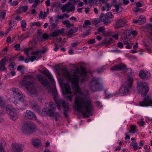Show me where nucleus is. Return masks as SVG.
I'll list each match as a JSON object with an SVG mask.
<instances>
[{"label":"nucleus","mask_w":152,"mask_h":152,"mask_svg":"<svg viewBox=\"0 0 152 152\" xmlns=\"http://www.w3.org/2000/svg\"><path fill=\"white\" fill-rule=\"evenodd\" d=\"M62 72L68 81L66 83L62 82L61 84L63 94L65 96L67 95V98L70 101H72L73 95L69 84L70 81L76 94L75 99V108L78 112L81 113L84 117L88 118L89 115H92L93 104L89 99L84 98V94L81 91L78 84L79 81L82 83L88 79L86 70L83 69L80 72L79 69L77 68L72 75L69 73L68 69L65 68L63 69Z\"/></svg>","instance_id":"nucleus-1"},{"label":"nucleus","mask_w":152,"mask_h":152,"mask_svg":"<svg viewBox=\"0 0 152 152\" xmlns=\"http://www.w3.org/2000/svg\"><path fill=\"white\" fill-rule=\"evenodd\" d=\"M52 95L56 103L57 104L58 108L60 109V106L62 105L64 107L63 114L65 117L67 116V112L69 111V107L68 104L64 102L63 99H58L56 98L57 93L56 90L54 89L52 91Z\"/></svg>","instance_id":"nucleus-2"},{"label":"nucleus","mask_w":152,"mask_h":152,"mask_svg":"<svg viewBox=\"0 0 152 152\" xmlns=\"http://www.w3.org/2000/svg\"><path fill=\"white\" fill-rule=\"evenodd\" d=\"M133 81L132 77H128L126 81L124 83L119 89L121 94H127L129 92L132 85Z\"/></svg>","instance_id":"nucleus-3"},{"label":"nucleus","mask_w":152,"mask_h":152,"mask_svg":"<svg viewBox=\"0 0 152 152\" xmlns=\"http://www.w3.org/2000/svg\"><path fill=\"white\" fill-rule=\"evenodd\" d=\"M53 105V102H50L49 106L51 108L48 109V110H47L46 109H44L42 111L45 113L46 115H48L50 117H54L55 120L56 121H57L58 120V117L59 116V114L58 112L55 111L56 109V108L54 107Z\"/></svg>","instance_id":"nucleus-4"},{"label":"nucleus","mask_w":152,"mask_h":152,"mask_svg":"<svg viewBox=\"0 0 152 152\" xmlns=\"http://www.w3.org/2000/svg\"><path fill=\"white\" fill-rule=\"evenodd\" d=\"M89 86L93 92L101 91L103 88L102 84L99 83L98 78L93 79L90 83Z\"/></svg>","instance_id":"nucleus-5"},{"label":"nucleus","mask_w":152,"mask_h":152,"mask_svg":"<svg viewBox=\"0 0 152 152\" xmlns=\"http://www.w3.org/2000/svg\"><path fill=\"white\" fill-rule=\"evenodd\" d=\"M137 89L142 96H145L147 94L148 88L146 83L138 80L137 81Z\"/></svg>","instance_id":"nucleus-6"},{"label":"nucleus","mask_w":152,"mask_h":152,"mask_svg":"<svg viewBox=\"0 0 152 152\" xmlns=\"http://www.w3.org/2000/svg\"><path fill=\"white\" fill-rule=\"evenodd\" d=\"M35 128V125L33 122H28L23 125L21 131L24 134H29L34 132Z\"/></svg>","instance_id":"nucleus-7"},{"label":"nucleus","mask_w":152,"mask_h":152,"mask_svg":"<svg viewBox=\"0 0 152 152\" xmlns=\"http://www.w3.org/2000/svg\"><path fill=\"white\" fill-rule=\"evenodd\" d=\"M125 70L126 72L128 75H132V70L131 68H127L126 66L122 64H119L113 66L110 69V70L112 71H117Z\"/></svg>","instance_id":"nucleus-8"},{"label":"nucleus","mask_w":152,"mask_h":152,"mask_svg":"<svg viewBox=\"0 0 152 152\" xmlns=\"http://www.w3.org/2000/svg\"><path fill=\"white\" fill-rule=\"evenodd\" d=\"M25 87L28 92V94L32 97L37 95V89L31 82L27 81L25 83Z\"/></svg>","instance_id":"nucleus-9"},{"label":"nucleus","mask_w":152,"mask_h":152,"mask_svg":"<svg viewBox=\"0 0 152 152\" xmlns=\"http://www.w3.org/2000/svg\"><path fill=\"white\" fill-rule=\"evenodd\" d=\"M13 94L15 96V97L18 99L19 102L21 103H25V96L21 93V91L18 88H13L12 89Z\"/></svg>","instance_id":"nucleus-10"},{"label":"nucleus","mask_w":152,"mask_h":152,"mask_svg":"<svg viewBox=\"0 0 152 152\" xmlns=\"http://www.w3.org/2000/svg\"><path fill=\"white\" fill-rule=\"evenodd\" d=\"M6 109L7 113L10 116V118L13 121L16 120L18 117V115L15 110H12V107L10 105H7Z\"/></svg>","instance_id":"nucleus-11"},{"label":"nucleus","mask_w":152,"mask_h":152,"mask_svg":"<svg viewBox=\"0 0 152 152\" xmlns=\"http://www.w3.org/2000/svg\"><path fill=\"white\" fill-rule=\"evenodd\" d=\"M61 9L63 12L66 11L67 12H70L75 10V7L74 6L72 5L71 2H68L64 5L62 6L61 7Z\"/></svg>","instance_id":"nucleus-12"},{"label":"nucleus","mask_w":152,"mask_h":152,"mask_svg":"<svg viewBox=\"0 0 152 152\" xmlns=\"http://www.w3.org/2000/svg\"><path fill=\"white\" fill-rule=\"evenodd\" d=\"M141 106H152V99L151 97L148 96L145 97L143 100L139 102Z\"/></svg>","instance_id":"nucleus-13"},{"label":"nucleus","mask_w":152,"mask_h":152,"mask_svg":"<svg viewBox=\"0 0 152 152\" xmlns=\"http://www.w3.org/2000/svg\"><path fill=\"white\" fill-rule=\"evenodd\" d=\"M23 115L26 118L31 120H35L37 119V117L35 114L30 110H26L24 113Z\"/></svg>","instance_id":"nucleus-14"},{"label":"nucleus","mask_w":152,"mask_h":152,"mask_svg":"<svg viewBox=\"0 0 152 152\" xmlns=\"http://www.w3.org/2000/svg\"><path fill=\"white\" fill-rule=\"evenodd\" d=\"M11 146L13 150L15 151L12 152H21L23 150V146L21 144L13 143Z\"/></svg>","instance_id":"nucleus-15"},{"label":"nucleus","mask_w":152,"mask_h":152,"mask_svg":"<svg viewBox=\"0 0 152 152\" xmlns=\"http://www.w3.org/2000/svg\"><path fill=\"white\" fill-rule=\"evenodd\" d=\"M151 75L149 72L146 70H142L140 73L139 76L142 79H148Z\"/></svg>","instance_id":"nucleus-16"},{"label":"nucleus","mask_w":152,"mask_h":152,"mask_svg":"<svg viewBox=\"0 0 152 152\" xmlns=\"http://www.w3.org/2000/svg\"><path fill=\"white\" fill-rule=\"evenodd\" d=\"M37 79L44 86H46L48 85V82L45 77L41 75L37 76Z\"/></svg>","instance_id":"nucleus-17"},{"label":"nucleus","mask_w":152,"mask_h":152,"mask_svg":"<svg viewBox=\"0 0 152 152\" xmlns=\"http://www.w3.org/2000/svg\"><path fill=\"white\" fill-rule=\"evenodd\" d=\"M8 58L4 57L2 58L0 61V70L1 71L6 70L7 69L5 66L6 61H7Z\"/></svg>","instance_id":"nucleus-18"},{"label":"nucleus","mask_w":152,"mask_h":152,"mask_svg":"<svg viewBox=\"0 0 152 152\" xmlns=\"http://www.w3.org/2000/svg\"><path fill=\"white\" fill-rule=\"evenodd\" d=\"M126 24V22L125 20L122 19H120L117 20L116 22L115 27L118 28L120 27H123Z\"/></svg>","instance_id":"nucleus-19"},{"label":"nucleus","mask_w":152,"mask_h":152,"mask_svg":"<svg viewBox=\"0 0 152 152\" xmlns=\"http://www.w3.org/2000/svg\"><path fill=\"white\" fill-rule=\"evenodd\" d=\"M36 51L32 52L30 54L31 55H34L30 58V61L32 62H33L36 59H38L39 58L41 57V54H38L36 53Z\"/></svg>","instance_id":"nucleus-20"},{"label":"nucleus","mask_w":152,"mask_h":152,"mask_svg":"<svg viewBox=\"0 0 152 152\" xmlns=\"http://www.w3.org/2000/svg\"><path fill=\"white\" fill-rule=\"evenodd\" d=\"M30 104L32 108L34 111H35L38 113L40 112L39 107L37 103L33 101L30 102Z\"/></svg>","instance_id":"nucleus-21"},{"label":"nucleus","mask_w":152,"mask_h":152,"mask_svg":"<svg viewBox=\"0 0 152 152\" xmlns=\"http://www.w3.org/2000/svg\"><path fill=\"white\" fill-rule=\"evenodd\" d=\"M43 73L45 75L48 77L51 82H53L54 81V80L53 78L52 75L48 70L46 69L44 71Z\"/></svg>","instance_id":"nucleus-22"},{"label":"nucleus","mask_w":152,"mask_h":152,"mask_svg":"<svg viewBox=\"0 0 152 152\" xmlns=\"http://www.w3.org/2000/svg\"><path fill=\"white\" fill-rule=\"evenodd\" d=\"M78 30L77 27H74L72 28L68 32L67 36L68 38L70 37L73 34L76 33Z\"/></svg>","instance_id":"nucleus-23"},{"label":"nucleus","mask_w":152,"mask_h":152,"mask_svg":"<svg viewBox=\"0 0 152 152\" xmlns=\"http://www.w3.org/2000/svg\"><path fill=\"white\" fill-rule=\"evenodd\" d=\"M112 5V4H109L106 2L105 6L102 7V10L103 11H109L111 9Z\"/></svg>","instance_id":"nucleus-24"},{"label":"nucleus","mask_w":152,"mask_h":152,"mask_svg":"<svg viewBox=\"0 0 152 152\" xmlns=\"http://www.w3.org/2000/svg\"><path fill=\"white\" fill-rule=\"evenodd\" d=\"M33 144L35 147H38L41 145V143L40 140L37 139H33L32 140Z\"/></svg>","instance_id":"nucleus-25"},{"label":"nucleus","mask_w":152,"mask_h":152,"mask_svg":"<svg viewBox=\"0 0 152 152\" xmlns=\"http://www.w3.org/2000/svg\"><path fill=\"white\" fill-rule=\"evenodd\" d=\"M29 36V33L26 32L19 36L18 37L20 39L23 40L28 38Z\"/></svg>","instance_id":"nucleus-26"},{"label":"nucleus","mask_w":152,"mask_h":152,"mask_svg":"<svg viewBox=\"0 0 152 152\" xmlns=\"http://www.w3.org/2000/svg\"><path fill=\"white\" fill-rule=\"evenodd\" d=\"M62 23L64 25H65L67 28H69L71 27H73L74 24L73 23H71L70 21L68 20L64 21L62 22Z\"/></svg>","instance_id":"nucleus-27"},{"label":"nucleus","mask_w":152,"mask_h":152,"mask_svg":"<svg viewBox=\"0 0 152 152\" xmlns=\"http://www.w3.org/2000/svg\"><path fill=\"white\" fill-rule=\"evenodd\" d=\"M138 19L139 21V24H142L145 21V18L143 15L140 16Z\"/></svg>","instance_id":"nucleus-28"},{"label":"nucleus","mask_w":152,"mask_h":152,"mask_svg":"<svg viewBox=\"0 0 152 152\" xmlns=\"http://www.w3.org/2000/svg\"><path fill=\"white\" fill-rule=\"evenodd\" d=\"M102 20V19H101ZM102 21L103 23L106 24L110 23L111 22V19L108 18V17H105L102 19Z\"/></svg>","instance_id":"nucleus-29"},{"label":"nucleus","mask_w":152,"mask_h":152,"mask_svg":"<svg viewBox=\"0 0 152 152\" xmlns=\"http://www.w3.org/2000/svg\"><path fill=\"white\" fill-rule=\"evenodd\" d=\"M28 9V7L27 6H21L19 8L18 11L19 12H21L23 11L25 12Z\"/></svg>","instance_id":"nucleus-30"},{"label":"nucleus","mask_w":152,"mask_h":152,"mask_svg":"<svg viewBox=\"0 0 152 152\" xmlns=\"http://www.w3.org/2000/svg\"><path fill=\"white\" fill-rule=\"evenodd\" d=\"M121 41L124 43V44H128L129 42L128 39L126 35H124L121 38Z\"/></svg>","instance_id":"nucleus-31"},{"label":"nucleus","mask_w":152,"mask_h":152,"mask_svg":"<svg viewBox=\"0 0 152 152\" xmlns=\"http://www.w3.org/2000/svg\"><path fill=\"white\" fill-rule=\"evenodd\" d=\"M6 143L3 141L0 143V152H5L4 150V146L5 145Z\"/></svg>","instance_id":"nucleus-32"},{"label":"nucleus","mask_w":152,"mask_h":152,"mask_svg":"<svg viewBox=\"0 0 152 152\" xmlns=\"http://www.w3.org/2000/svg\"><path fill=\"white\" fill-rule=\"evenodd\" d=\"M6 12V11L4 10H2L0 12V19H1L4 18Z\"/></svg>","instance_id":"nucleus-33"},{"label":"nucleus","mask_w":152,"mask_h":152,"mask_svg":"<svg viewBox=\"0 0 152 152\" xmlns=\"http://www.w3.org/2000/svg\"><path fill=\"white\" fill-rule=\"evenodd\" d=\"M31 50V48H26L24 49V51L26 55L28 57H29V55L31 53H29L30 52Z\"/></svg>","instance_id":"nucleus-34"},{"label":"nucleus","mask_w":152,"mask_h":152,"mask_svg":"<svg viewBox=\"0 0 152 152\" xmlns=\"http://www.w3.org/2000/svg\"><path fill=\"white\" fill-rule=\"evenodd\" d=\"M98 32L99 33H102L103 35H105V29L103 27L101 26L97 30Z\"/></svg>","instance_id":"nucleus-35"},{"label":"nucleus","mask_w":152,"mask_h":152,"mask_svg":"<svg viewBox=\"0 0 152 152\" xmlns=\"http://www.w3.org/2000/svg\"><path fill=\"white\" fill-rule=\"evenodd\" d=\"M131 145L132 146L134 149L136 150L137 149L138 147L137 146V143L134 141H132L131 143Z\"/></svg>","instance_id":"nucleus-36"},{"label":"nucleus","mask_w":152,"mask_h":152,"mask_svg":"<svg viewBox=\"0 0 152 152\" xmlns=\"http://www.w3.org/2000/svg\"><path fill=\"white\" fill-rule=\"evenodd\" d=\"M136 128V126L134 125H131L130 126L131 130L129 131V132L134 133L135 132V130Z\"/></svg>","instance_id":"nucleus-37"},{"label":"nucleus","mask_w":152,"mask_h":152,"mask_svg":"<svg viewBox=\"0 0 152 152\" xmlns=\"http://www.w3.org/2000/svg\"><path fill=\"white\" fill-rule=\"evenodd\" d=\"M47 15V14L45 11L43 12L42 11L40 12L39 17L42 19H44Z\"/></svg>","instance_id":"nucleus-38"},{"label":"nucleus","mask_w":152,"mask_h":152,"mask_svg":"<svg viewBox=\"0 0 152 152\" xmlns=\"http://www.w3.org/2000/svg\"><path fill=\"white\" fill-rule=\"evenodd\" d=\"M57 25V24L56 23L51 22L50 23V25L49 26V27L50 29L52 30L55 28L56 26Z\"/></svg>","instance_id":"nucleus-39"},{"label":"nucleus","mask_w":152,"mask_h":152,"mask_svg":"<svg viewBox=\"0 0 152 152\" xmlns=\"http://www.w3.org/2000/svg\"><path fill=\"white\" fill-rule=\"evenodd\" d=\"M91 24V21L88 20H85L84 22L83 27L85 28L86 26H89Z\"/></svg>","instance_id":"nucleus-40"},{"label":"nucleus","mask_w":152,"mask_h":152,"mask_svg":"<svg viewBox=\"0 0 152 152\" xmlns=\"http://www.w3.org/2000/svg\"><path fill=\"white\" fill-rule=\"evenodd\" d=\"M47 48L45 47H44L43 48L42 50H39L36 51V53L40 54V53H44L46 51Z\"/></svg>","instance_id":"nucleus-41"},{"label":"nucleus","mask_w":152,"mask_h":152,"mask_svg":"<svg viewBox=\"0 0 152 152\" xmlns=\"http://www.w3.org/2000/svg\"><path fill=\"white\" fill-rule=\"evenodd\" d=\"M40 25L39 22H33L30 23V26H39Z\"/></svg>","instance_id":"nucleus-42"},{"label":"nucleus","mask_w":152,"mask_h":152,"mask_svg":"<svg viewBox=\"0 0 152 152\" xmlns=\"http://www.w3.org/2000/svg\"><path fill=\"white\" fill-rule=\"evenodd\" d=\"M39 2V0H35L34 3L32 5V7L34 8H35L38 4Z\"/></svg>","instance_id":"nucleus-43"},{"label":"nucleus","mask_w":152,"mask_h":152,"mask_svg":"<svg viewBox=\"0 0 152 152\" xmlns=\"http://www.w3.org/2000/svg\"><path fill=\"white\" fill-rule=\"evenodd\" d=\"M58 31L57 30L54 31L53 33L51 34V36L52 37H56L59 35Z\"/></svg>","instance_id":"nucleus-44"},{"label":"nucleus","mask_w":152,"mask_h":152,"mask_svg":"<svg viewBox=\"0 0 152 152\" xmlns=\"http://www.w3.org/2000/svg\"><path fill=\"white\" fill-rule=\"evenodd\" d=\"M15 65V64L14 62H12L8 66L9 69H10L12 70L14 69V66Z\"/></svg>","instance_id":"nucleus-45"},{"label":"nucleus","mask_w":152,"mask_h":152,"mask_svg":"<svg viewBox=\"0 0 152 152\" xmlns=\"http://www.w3.org/2000/svg\"><path fill=\"white\" fill-rule=\"evenodd\" d=\"M42 37L44 40H45L48 39L49 38V36L46 33H44L42 35Z\"/></svg>","instance_id":"nucleus-46"},{"label":"nucleus","mask_w":152,"mask_h":152,"mask_svg":"<svg viewBox=\"0 0 152 152\" xmlns=\"http://www.w3.org/2000/svg\"><path fill=\"white\" fill-rule=\"evenodd\" d=\"M14 47L15 48V49L16 50L19 51L20 50V46L19 44H17L14 45Z\"/></svg>","instance_id":"nucleus-47"},{"label":"nucleus","mask_w":152,"mask_h":152,"mask_svg":"<svg viewBox=\"0 0 152 152\" xmlns=\"http://www.w3.org/2000/svg\"><path fill=\"white\" fill-rule=\"evenodd\" d=\"M106 17H108V18L111 19L113 17V15L112 14V13L108 12L106 14Z\"/></svg>","instance_id":"nucleus-48"},{"label":"nucleus","mask_w":152,"mask_h":152,"mask_svg":"<svg viewBox=\"0 0 152 152\" xmlns=\"http://www.w3.org/2000/svg\"><path fill=\"white\" fill-rule=\"evenodd\" d=\"M4 103V100L0 97V105L1 107H3L5 105Z\"/></svg>","instance_id":"nucleus-49"},{"label":"nucleus","mask_w":152,"mask_h":152,"mask_svg":"<svg viewBox=\"0 0 152 152\" xmlns=\"http://www.w3.org/2000/svg\"><path fill=\"white\" fill-rule=\"evenodd\" d=\"M26 23L25 20H23L22 21L21 23V27H26Z\"/></svg>","instance_id":"nucleus-50"},{"label":"nucleus","mask_w":152,"mask_h":152,"mask_svg":"<svg viewBox=\"0 0 152 152\" xmlns=\"http://www.w3.org/2000/svg\"><path fill=\"white\" fill-rule=\"evenodd\" d=\"M137 123L140 126H144L145 124L144 121H138Z\"/></svg>","instance_id":"nucleus-51"},{"label":"nucleus","mask_w":152,"mask_h":152,"mask_svg":"<svg viewBox=\"0 0 152 152\" xmlns=\"http://www.w3.org/2000/svg\"><path fill=\"white\" fill-rule=\"evenodd\" d=\"M57 30L58 31L59 34H61L64 33V28H62L61 29Z\"/></svg>","instance_id":"nucleus-52"},{"label":"nucleus","mask_w":152,"mask_h":152,"mask_svg":"<svg viewBox=\"0 0 152 152\" xmlns=\"http://www.w3.org/2000/svg\"><path fill=\"white\" fill-rule=\"evenodd\" d=\"M95 42V40L94 39H91L88 40V44H94Z\"/></svg>","instance_id":"nucleus-53"},{"label":"nucleus","mask_w":152,"mask_h":152,"mask_svg":"<svg viewBox=\"0 0 152 152\" xmlns=\"http://www.w3.org/2000/svg\"><path fill=\"white\" fill-rule=\"evenodd\" d=\"M16 25V23H14L13 22H12V20H11L9 23V26L11 27H13V26Z\"/></svg>","instance_id":"nucleus-54"},{"label":"nucleus","mask_w":152,"mask_h":152,"mask_svg":"<svg viewBox=\"0 0 152 152\" xmlns=\"http://www.w3.org/2000/svg\"><path fill=\"white\" fill-rule=\"evenodd\" d=\"M147 27L148 29H150L152 32V24H148L147 25Z\"/></svg>","instance_id":"nucleus-55"},{"label":"nucleus","mask_w":152,"mask_h":152,"mask_svg":"<svg viewBox=\"0 0 152 152\" xmlns=\"http://www.w3.org/2000/svg\"><path fill=\"white\" fill-rule=\"evenodd\" d=\"M125 45H126V48L127 49H130L132 47V45L131 44V45H130V43L129 42L128 44H125Z\"/></svg>","instance_id":"nucleus-56"},{"label":"nucleus","mask_w":152,"mask_h":152,"mask_svg":"<svg viewBox=\"0 0 152 152\" xmlns=\"http://www.w3.org/2000/svg\"><path fill=\"white\" fill-rule=\"evenodd\" d=\"M108 39H105L103 42V43L104 44H107L109 45V43L108 42Z\"/></svg>","instance_id":"nucleus-57"},{"label":"nucleus","mask_w":152,"mask_h":152,"mask_svg":"<svg viewBox=\"0 0 152 152\" xmlns=\"http://www.w3.org/2000/svg\"><path fill=\"white\" fill-rule=\"evenodd\" d=\"M117 46L121 48H122L123 47L122 43L120 42H118L117 44Z\"/></svg>","instance_id":"nucleus-58"},{"label":"nucleus","mask_w":152,"mask_h":152,"mask_svg":"<svg viewBox=\"0 0 152 152\" xmlns=\"http://www.w3.org/2000/svg\"><path fill=\"white\" fill-rule=\"evenodd\" d=\"M133 10L135 12H137L140 10V9L137 7H134L133 8Z\"/></svg>","instance_id":"nucleus-59"},{"label":"nucleus","mask_w":152,"mask_h":152,"mask_svg":"<svg viewBox=\"0 0 152 152\" xmlns=\"http://www.w3.org/2000/svg\"><path fill=\"white\" fill-rule=\"evenodd\" d=\"M114 7L115 8V11L118 12L119 10V5L117 4H115L114 5Z\"/></svg>","instance_id":"nucleus-60"},{"label":"nucleus","mask_w":152,"mask_h":152,"mask_svg":"<svg viewBox=\"0 0 152 152\" xmlns=\"http://www.w3.org/2000/svg\"><path fill=\"white\" fill-rule=\"evenodd\" d=\"M118 34H115L113 35L112 36V37L113 38H114L115 40H118Z\"/></svg>","instance_id":"nucleus-61"},{"label":"nucleus","mask_w":152,"mask_h":152,"mask_svg":"<svg viewBox=\"0 0 152 152\" xmlns=\"http://www.w3.org/2000/svg\"><path fill=\"white\" fill-rule=\"evenodd\" d=\"M21 18L19 15H17L15 18V19L18 21L21 20Z\"/></svg>","instance_id":"nucleus-62"},{"label":"nucleus","mask_w":152,"mask_h":152,"mask_svg":"<svg viewBox=\"0 0 152 152\" xmlns=\"http://www.w3.org/2000/svg\"><path fill=\"white\" fill-rule=\"evenodd\" d=\"M69 19L71 20H74L75 22L77 21V18L74 17H71Z\"/></svg>","instance_id":"nucleus-63"},{"label":"nucleus","mask_w":152,"mask_h":152,"mask_svg":"<svg viewBox=\"0 0 152 152\" xmlns=\"http://www.w3.org/2000/svg\"><path fill=\"white\" fill-rule=\"evenodd\" d=\"M146 122L147 123H149V122L150 121L151 122H152V119L150 118L147 117L146 118Z\"/></svg>","instance_id":"nucleus-64"}]
</instances>
